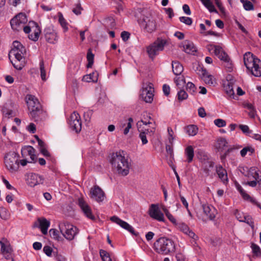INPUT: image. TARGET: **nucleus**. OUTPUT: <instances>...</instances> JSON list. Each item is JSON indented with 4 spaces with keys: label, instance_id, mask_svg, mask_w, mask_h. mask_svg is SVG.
Masks as SVG:
<instances>
[{
    "label": "nucleus",
    "instance_id": "b1692460",
    "mask_svg": "<svg viewBox=\"0 0 261 261\" xmlns=\"http://www.w3.org/2000/svg\"><path fill=\"white\" fill-rule=\"evenodd\" d=\"M203 213L211 220H214L217 214L216 209L212 205L207 204L202 205Z\"/></svg>",
    "mask_w": 261,
    "mask_h": 261
},
{
    "label": "nucleus",
    "instance_id": "cd10ccee",
    "mask_svg": "<svg viewBox=\"0 0 261 261\" xmlns=\"http://www.w3.org/2000/svg\"><path fill=\"white\" fill-rule=\"evenodd\" d=\"M256 59H257V58H255L251 53L247 52L244 55V62L247 69L252 67V63H254Z\"/></svg>",
    "mask_w": 261,
    "mask_h": 261
},
{
    "label": "nucleus",
    "instance_id": "2f4dec72",
    "mask_svg": "<svg viewBox=\"0 0 261 261\" xmlns=\"http://www.w3.org/2000/svg\"><path fill=\"white\" fill-rule=\"evenodd\" d=\"M172 66L173 72L175 75H180L182 72L184 68L179 62L173 61Z\"/></svg>",
    "mask_w": 261,
    "mask_h": 261
},
{
    "label": "nucleus",
    "instance_id": "37998d69",
    "mask_svg": "<svg viewBox=\"0 0 261 261\" xmlns=\"http://www.w3.org/2000/svg\"><path fill=\"white\" fill-rule=\"evenodd\" d=\"M9 104L8 103H5L2 108V112L4 115L9 117L13 115V111L12 109H9Z\"/></svg>",
    "mask_w": 261,
    "mask_h": 261
},
{
    "label": "nucleus",
    "instance_id": "58836bf2",
    "mask_svg": "<svg viewBox=\"0 0 261 261\" xmlns=\"http://www.w3.org/2000/svg\"><path fill=\"white\" fill-rule=\"evenodd\" d=\"M99 254L102 261H112L109 253L106 250L102 249L100 250Z\"/></svg>",
    "mask_w": 261,
    "mask_h": 261
},
{
    "label": "nucleus",
    "instance_id": "1a4fd4ad",
    "mask_svg": "<svg viewBox=\"0 0 261 261\" xmlns=\"http://www.w3.org/2000/svg\"><path fill=\"white\" fill-rule=\"evenodd\" d=\"M24 32L29 34L28 37L30 40L37 41L41 33V30L36 22L30 21L29 24L24 28Z\"/></svg>",
    "mask_w": 261,
    "mask_h": 261
},
{
    "label": "nucleus",
    "instance_id": "09e8293b",
    "mask_svg": "<svg viewBox=\"0 0 261 261\" xmlns=\"http://www.w3.org/2000/svg\"><path fill=\"white\" fill-rule=\"evenodd\" d=\"M243 222H245L248 224L249 226L251 227L252 228H254V222L252 220V217L249 215H245L244 217V219L243 220Z\"/></svg>",
    "mask_w": 261,
    "mask_h": 261
},
{
    "label": "nucleus",
    "instance_id": "c03bdc74",
    "mask_svg": "<svg viewBox=\"0 0 261 261\" xmlns=\"http://www.w3.org/2000/svg\"><path fill=\"white\" fill-rule=\"evenodd\" d=\"M251 248L254 255L256 256H261V249L258 245L255 244H252L251 245Z\"/></svg>",
    "mask_w": 261,
    "mask_h": 261
},
{
    "label": "nucleus",
    "instance_id": "ea45409f",
    "mask_svg": "<svg viewBox=\"0 0 261 261\" xmlns=\"http://www.w3.org/2000/svg\"><path fill=\"white\" fill-rule=\"evenodd\" d=\"M241 2L243 4L244 9L246 11L253 10L254 6L251 2L248 0H240Z\"/></svg>",
    "mask_w": 261,
    "mask_h": 261
},
{
    "label": "nucleus",
    "instance_id": "4c0bfd02",
    "mask_svg": "<svg viewBox=\"0 0 261 261\" xmlns=\"http://www.w3.org/2000/svg\"><path fill=\"white\" fill-rule=\"evenodd\" d=\"M247 176L249 178H250L251 176H252L253 178L257 181L258 182L261 181V179L258 180L259 176H261V174H259V170H256L255 169L251 168Z\"/></svg>",
    "mask_w": 261,
    "mask_h": 261
},
{
    "label": "nucleus",
    "instance_id": "2eb2a0df",
    "mask_svg": "<svg viewBox=\"0 0 261 261\" xmlns=\"http://www.w3.org/2000/svg\"><path fill=\"white\" fill-rule=\"evenodd\" d=\"M44 35L45 40L50 43L55 44L58 41V35L53 27L49 26L44 30Z\"/></svg>",
    "mask_w": 261,
    "mask_h": 261
},
{
    "label": "nucleus",
    "instance_id": "0eeeda50",
    "mask_svg": "<svg viewBox=\"0 0 261 261\" xmlns=\"http://www.w3.org/2000/svg\"><path fill=\"white\" fill-rule=\"evenodd\" d=\"M139 23L140 27L146 32L151 33L156 30V21L150 15L143 16L140 19Z\"/></svg>",
    "mask_w": 261,
    "mask_h": 261
},
{
    "label": "nucleus",
    "instance_id": "f704fd0d",
    "mask_svg": "<svg viewBox=\"0 0 261 261\" xmlns=\"http://www.w3.org/2000/svg\"><path fill=\"white\" fill-rule=\"evenodd\" d=\"M185 130L189 136H194L197 134L198 128L195 125H190L185 127Z\"/></svg>",
    "mask_w": 261,
    "mask_h": 261
},
{
    "label": "nucleus",
    "instance_id": "6e6d98bb",
    "mask_svg": "<svg viewBox=\"0 0 261 261\" xmlns=\"http://www.w3.org/2000/svg\"><path fill=\"white\" fill-rule=\"evenodd\" d=\"M0 217L2 219L7 220L9 217V214L4 207H0Z\"/></svg>",
    "mask_w": 261,
    "mask_h": 261
},
{
    "label": "nucleus",
    "instance_id": "864d4df0",
    "mask_svg": "<svg viewBox=\"0 0 261 261\" xmlns=\"http://www.w3.org/2000/svg\"><path fill=\"white\" fill-rule=\"evenodd\" d=\"M186 88L187 91L192 94H193L196 91V88L194 84L191 82H188L187 83Z\"/></svg>",
    "mask_w": 261,
    "mask_h": 261
},
{
    "label": "nucleus",
    "instance_id": "79ce46f5",
    "mask_svg": "<svg viewBox=\"0 0 261 261\" xmlns=\"http://www.w3.org/2000/svg\"><path fill=\"white\" fill-rule=\"evenodd\" d=\"M94 55L91 53L90 49H89L87 55V59L88 61V63L87 65V68L92 67L94 62Z\"/></svg>",
    "mask_w": 261,
    "mask_h": 261
},
{
    "label": "nucleus",
    "instance_id": "bf43d9fd",
    "mask_svg": "<svg viewBox=\"0 0 261 261\" xmlns=\"http://www.w3.org/2000/svg\"><path fill=\"white\" fill-rule=\"evenodd\" d=\"M167 130H168V135H169V138H168L169 142L171 144H172L173 140L174 139V138L173 137V134H174L173 131L171 127H168Z\"/></svg>",
    "mask_w": 261,
    "mask_h": 261
},
{
    "label": "nucleus",
    "instance_id": "39448f33",
    "mask_svg": "<svg viewBox=\"0 0 261 261\" xmlns=\"http://www.w3.org/2000/svg\"><path fill=\"white\" fill-rule=\"evenodd\" d=\"M59 226L62 235L69 241L73 240L79 233L78 228L67 222L60 223Z\"/></svg>",
    "mask_w": 261,
    "mask_h": 261
},
{
    "label": "nucleus",
    "instance_id": "dca6fc26",
    "mask_svg": "<svg viewBox=\"0 0 261 261\" xmlns=\"http://www.w3.org/2000/svg\"><path fill=\"white\" fill-rule=\"evenodd\" d=\"M149 215L152 218L159 221L164 222V214L161 212L157 204H151L149 210Z\"/></svg>",
    "mask_w": 261,
    "mask_h": 261
},
{
    "label": "nucleus",
    "instance_id": "4468645a",
    "mask_svg": "<svg viewBox=\"0 0 261 261\" xmlns=\"http://www.w3.org/2000/svg\"><path fill=\"white\" fill-rule=\"evenodd\" d=\"M110 220L112 222L118 224L122 228L127 230L128 232H129L133 235L135 236H137L138 235V233L136 232L135 231L134 228L130 225H129L126 222L120 219L118 217L114 216L110 218Z\"/></svg>",
    "mask_w": 261,
    "mask_h": 261
},
{
    "label": "nucleus",
    "instance_id": "4d7b16f0",
    "mask_svg": "<svg viewBox=\"0 0 261 261\" xmlns=\"http://www.w3.org/2000/svg\"><path fill=\"white\" fill-rule=\"evenodd\" d=\"M214 124L218 127H222L226 125V121L222 119H217L214 120Z\"/></svg>",
    "mask_w": 261,
    "mask_h": 261
},
{
    "label": "nucleus",
    "instance_id": "ddd939ff",
    "mask_svg": "<svg viewBox=\"0 0 261 261\" xmlns=\"http://www.w3.org/2000/svg\"><path fill=\"white\" fill-rule=\"evenodd\" d=\"M69 124L73 130L76 133L80 132L82 128V122L81 117L79 114L75 112L71 114L69 120Z\"/></svg>",
    "mask_w": 261,
    "mask_h": 261
},
{
    "label": "nucleus",
    "instance_id": "9b49d317",
    "mask_svg": "<svg viewBox=\"0 0 261 261\" xmlns=\"http://www.w3.org/2000/svg\"><path fill=\"white\" fill-rule=\"evenodd\" d=\"M154 88L151 83L143 87L140 94V97L146 102L151 103L153 99Z\"/></svg>",
    "mask_w": 261,
    "mask_h": 261
},
{
    "label": "nucleus",
    "instance_id": "a211bd4d",
    "mask_svg": "<svg viewBox=\"0 0 261 261\" xmlns=\"http://www.w3.org/2000/svg\"><path fill=\"white\" fill-rule=\"evenodd\" d=\"M197 156L199 160L204 161L203 163V168L204 169V171L206 173H208V169H207V167L210 168L213 167L214 166V163L213 162L208 161V156L207 154L201 149H199L198 150Z\"/></svg>",
    "mask_w": 261,
    "mask_h": 261
},
{
    "label": "nucleus",
    "instance_id": "c9c22d12",
    "mask_svg": "<svg viewBox=\"0 0 261 261\" xmlns=\"http://www.w3.org/2000/svg\"><path fill=\"white\" fill-rule=\"evenodd\" d=\"M226 140L223 138H220L217 140L216 147L219 150H222L227 145Z\"/></svg>",
    "mask_w": 261,
    "mask_h": 261
},
{
    "label": "nucleus",
    "instance_id": "7c9ffc66",
    "mask_svg": "<svg viewBox=\"0 0 261 261\" xmlns=\"http://www.w3.org/2000/svg\"><path fill=\"white\" fill-rule=\"evenodd\" d=\"M184 48L185 51L189 54H194V53L196 51V48L193 43L188 40L185 41Z\"/></svg>",
    "mask_w": 261,
    "mask_h": 261
},
{
    "label": "nucleus",
    "instance_id": "603ef678",
    "mask_svg": "<svg viewBox=\"0 0 261 261\" xmlns=\"http://www.w3.org/2000/svg\"><path fill=\"white\" fill-rule=\"evenodd\" d=\"M188 94L186 93L185 91L183 90H180L178 92L177 97L179 101H181L187 99L188 98Z\"/></svg>",
    "mask_w": 261,
    "mask_h": 261
},
{
    "label": "nucleus",
    "instance_id": "0e129e2a",
    "mask_svg": "<svg viewBox=\"0 0 261 261\" xmlns=\"http://www.w3.org/2000/svg\"><path fill=\"white\" fill-rule=\"evenodd\" d=\"M239 128L244 133L249 134L251 133L249 127L246 125L241 124L239 125Z\"/></svg>",
    "mask_w": 261,
    "mask_h": 261
},
{
    "label": "nucleus",
    "instance_id": "49530a36",
    "mask_svg": "<svg viewBox=\"0 0 261 261\" xmlns=\"http://www.w3.org/2000/svg\"><path fill=\"white\" fill-rule=\"evenodd\" d=\"M49 232L50 237L55 240L59 241L61 238L59 235V231L56 229H51Z\"/></svg>",
    "mask_w": 261,
    "mask_h": 261
},
{
    "label": "nucleus",
    "instance_id": "7ed1b4c3",
    "mask_svg": "<svg viewBox=\"0 0 261 261\" xmlns=\"http://www.w3.org/2000/svg\"><path fill=\"white\" fill-rule=\"evenodd\" d=\"M153 248L159 254L167 255L174 252L175 245L172 240L167 237H161L154 242Z\"/></svg>",
    "mask_w": 261,
    "mask_h": 261
},
{
    "label": "nucleus",
    "instance_id": "3c124183",
    "mask_svg": "<svg viewBox=\"0 0 261 261\" xmlns=\"http://www.w3.org/2000/svg\"><path fill=\"white\" fill-rule=\"evenodd\" d=\"M179 19L181 22L188 25H191L193 22L192 18L188 17L181 16L179 18Z\"/></svg>",
    "mask_w": 261,
    "mask_h": 261
},
{
    "label": "nucleus",
    "instance_id": "9d476101",
    "mask_svg": "<svg viewBox=\"0 0 261 261\" xmlns=\"http://www.w3.org/2000/svg\"><path fill=\"white\" fill-rule=\"evenodd\" d=\"M7 168L11 172L16 171L18 168V159L14 152L8 153L5 157Z\"/></svg>",
    "mask_w": 261,
    "mask_h": 261
},
{
    "label": "nucleus",
    "instance_id": "a19ab883",
    "mask_svg": "<svg viewBox=\"0 0 261 261\" xmlns=\"http://www.w3.org/2000/svg\"><path fill=\"white\" fill-rule=\"evenodd\" d=\"M59 21L64 32H66L68 30L67 23L61 13H59Z\"/></svg>",
    "mask_w": 261,
    "mask_h": 261
},
{
    "label": "nucleus",
    "instance_id": "338daca9",
    "mask_svg": "<svg viewBox=\"0 0 261 261\" xmlns=\"http://www.w3.org/2000/svg\"><path fill=\"white\" fill-rule=\"evenodd\" d=\"M89 75H90L91 78L92 79V82L94 83H96L97 82L98 74L97 71L93 72L89 74Z\"/></svg>",
    "mask_w": 261,
    "mask_h": 261
},
{
    "label": "nucleus",
    "instance_id": "c756f323",
    "mask_svg": "<svg viewBox=\"0 0 261 261\" xmlns=\"http://www.w3.org/2000/svg\"><path fill=\"white\" fill-rule=\"evenodd\" d=\"M4 249L2 250L1 253L3 255L6 259H12V261H14L12 258L13 250L9 244H5Z\"/></svg>",
    "mask_w": 261,
    "mask_h": 261
},
{
    "label": "nucleus",
    "instance_id": "f257e3e1",
    "mask_svg": "<svg viewBox=\"0 0 261 261\" xmlns=\"http://www.w3.org/2000/svg\"><path fill=\"white\" fill-rule=\"evenodd\" d=\"M110 162L119 175L124 176L128 174L131 162L127 157L124 156L123 151L113 153Z\"/></svg>",
    "mask_w": 261,
    "mask_h": 261
},
{
    "label": "nucleus",
    "instance_id": "a878e982",
    "mask_svg": "<svg viewBox=\"0 0 261 261\" xmlns=\"http://www.w3.org/2000/svg\"><path fill=\"white\" fill-rule=\"evenodd\" d=\"M35 149L31 146H28L23 148L21 150V154L23 156L25 155H29L30 156L31 162H36V155L35 154Z\"/></svg>",
    "mask_w": 261,
    "mask_h": 261
},
{
    "label": "nucleus",
    "instance_id": "423d86ee",
    "mask_svg": "<svg viewBox=\"0 0 261 261\" xmlns=\"http://www.w3.org/2000/svg\"><path fill=\"white\" fill-rule=\"evenodd\" d=\"M166 43V39L158 38L154 42L147 47L149 57L153 59L160 51L163 50Z\"/></svg>",
    "mask_w": 261,
    "mask_h": 261
},
{
    "label": "nucleus",
    "instance_id": "e2e57ef3",
    "mask_svg": "<svg viewBox=\"0 0 261 261\" xmlns=\"http://www.w3.org/2000/svg\"><path fill=\"white\" fill-rule=\"evenodd\" d=\"M237 187L238 190L240 192L243 198L245 197H249V195L245 192V191L240 185H238Z\"/></svg>",
    "mask_w": 261,
    "mask_h": 261
},
{
    "label": "nucleus",
    "instance_id": "a18cd8bd",
    "mask_svg": "<svg viewBox=\"0 0 261 261\" xmlns=\"http://www.w3.org/2000/svg\"><path fill=\"white\" fill-rule=\"evenodd\" d=\"M149 132L148 129H146L144 132H142L140 133L139 138L141 139L142 144L145 145L148 143V140L146 137V134Z\"/></svg>",
    "mask_w": 261,
    "mask_h": 261
},
{
    "label": "nucleus",
    "instance_id": "052dcab7",
    "mask_svg": "<svg viewBox=\"0 0 261 261\" xmlns=\"http://www.w3.org/2000/svg\"><path fill=\"white\" fill-rule=\"evenodd\" d=\"M43 251L48 256H50L53 252L52 248L48 246H45L43 248Z\"/></svg>",
    "mask_w": 261,
    "mask_h": 261
},
{
    "label": "nucleus",
    "instance_id": "5701e85b",
    "mask_svg": "<svg viewBox=\"0 0 261 261\" xmlns=\"http://www.w3.org/2000/svg\"><path fill=\"white\" fill-rule=\"evenodd\" d=\"M177 226L181 231L187 235L189 237L193 239L194 241L198 239V236L185 223H179L177 224Z\"/></svg>",
    "mask_w": 261,
    "mask_h": 261
},
{
    "label": "nucleus",
    "instance_id": "c85d7f7f",
    "mask_svg": "<svg viewBox=\"0 0 261 261\" xmlns=\"http://www.w3.org/2000/svg\"><path fill=\"white\" fill-rule=\"evenodd\" d=\"M216 172L220 179L224 184H226L228 182V177L226 170L222 167V166L219 165L216 167Z\"/></svg>",
    "mask_w": 261,
    "mask_h": 261
},
{
    "label": "nucleus",
    "instance_id": "412c9836",
    "mask_svg": "<svg viewBox=\"0 0 261 261\" xmlns=\"http://www.w3.org/2000/svg\"><path fill=\"white\" fill-rule=\"evenodd\" d=\"M44 181L43 178L36 173H30L28 175L27 184L30 187H34L39 184H42Z\"/></svg>",
    "mask_w": 261,
    "mask_h": 261
},
{
    "label": "nucleus",
    "instance_id": "f3484780",
    "mask_svg": "<svg viewBox=\"0 0 261 261\" xmlns=\"http://www.w3.org/2000/svg\"><path fill=\"white\" fill-rule=\"evenodd\" d=\"M236 81L233 77L228 75L226 77V81L223 84L224 89L226 94L230 97H234V92L233 90V85Z\"/></svg>",
    "mask_w": 261,
    "mask_h": 261
},
{
    "label": "nucleus",
    "instance_id": "72a5a7b5",
    "mask_svg": "<svg viewBox=\"0 0 261 261\" xmlns=\"http://www.w3.org/2000/svg\"><path fill=\"white\" fill-rule=\"evenodd\" d=\"M185 153L187 158V162L188 163H191L193 161L194 155V148L193 146L191 145L187 146L185 149Z\"/></svg>",
    "mask_w": 261,
    "mask_h": 261
},
{
    "label": "nucleus",
    "instance_id": "bb28decb",
    "mask_svg": "<svg viewBox=\"0 0 261 261\" xmlns=\"http://www.w3.org/2000/svg\"><path fill=\"white\" fill-rule=\"evenodd\" d=\"M38 222L39 223V227L43 234H46L50 226V222L44 217L39 218Z\"/></svg>",
    "mask_w": 261,
    "mask_h": 261
},
{
    "label": "nucleus",
    "instance_id": "20e7f679",
    "mask_svg": "<svg viewBox=\"0 0 261 261\" xmlns=\"http://www.w3.org/2000/svg\"><path fill=\"white\" fill-rule=\"evenodd\" d=\"M207 49L211 51L213 50L215 55L224 64V66L228 68V71L230 72L232 70V61L228 55L223 50L220 46L210 44L207 46Z\"/></svg>",
    "mask_w": 261,
    "mask_h": 261
},
{
    "label": "nucleus",
    "instance_id": "aec40b11",
    "mask_svg": "<svg viewBox=\"0 0 261 261\" xmlns=\"http://www.w3.org/2000/svg\"><path fill=\"white\" fill-rule=\"evenodd\" d=\"M78 205L87 218L93 220L95 219V217L92 213L91 208L83 198L79 199Z\"/></svg>",
    "mask_w": 261,
    "mask_h": 261
},
{
    "label": "nucleus",
    "instance_id": "4be33fe9",
    "mask_svg": "<svg viewBox=\"0 0 261 261\" xmlns=\"http://www.w3.org/2000/svg\"><path fill=\"white\" fill-rule=\"evenodd\" d=\"M25 99L29 111L35 109L37 107L38 108L42 106L38 99L33 95H27Z\"/></svg>",
    "mask_w": 261,
    "mask_h": 261
},
{
    "label": "nucleus",
    "instance_id": "69168bd1",
    "mask_svg": "<svg viewBox=\"0 0 261 261\" xmlns=\"http://www.w3.org/2000/svg\"><path fill=\"white\" fill-rule=\"evenodd\" d=\"M130 37V34L126 31H123L121 33V37L124 41H126Z\"/></svg>",
    "mask_w": 261,
    "mask_h": 261
},
{
    "label": "nucleus",
    "instance_id": "6e6552de",
    "mask_svg": "<svg viewBox=\"0 0 261 261\" xmlns=\"http://www.w3.org/2000/svg\"><path fill=\"white\" fill-rule=\"evenodd\" d=\"M27 21V15L24 13H20L11 20L10 24L12 29L15 31H24L25 27L24 25Z\"/></svg>",
    "mask_w": 261,
    "mask_h": 261
},
{
    "label": "nucleus",
    "instance_id": "680f3d73",
    "mask_svg": "<svg viewBox=\"0 0 261 261\" xmlns=\"http://www.w3.org/2000/svg\"><path fill=\"white\" fill-rule=\"evenodd\" d=\"M245 215L244 214L239 212L238 210H237L235 213V216L236 217V218L240 222L243 221Z\"/></svg>",
    "mask_w": 261,
    "mask_h": 261
},
{
    "label": "nucleus",
    "instance_id": "f03ea898",
    "mask_svg": "<svg viewBox=\"0 0 261 261\" xmlns=\"http://www.w3.org/2000/svg\"><path fill=\"white\" fill-rule=\"evenodd\" d=\"M13 47L10 50L9 57L11 56L15 58L14 62L11 61L14 67L18 70H21L24 66V58L23 55L25 53V47L19 41H15L13 43Z\"/></svg>",
    "mask_w": 261,
    "mask_h": 261
},
{
    "label": "nucleus",
    "instance_id": "774afa93",
    "mask_svg": "<svg viewBox=\"0 0 261 261\" xmlns=\"http://www.w3.org/2000/svg\"><path fill=\"white\" fill-rule=\"evenodd\" d=\"M82 8L80 4H77L76 7L72 10V12L76 15H79L81 13V10Z\"/></svg>",
    "mask_w": 261,
    "mask_h": 261
},
{
    "label": "nucleus",
    "instance_id": "473e14b6",
    "mask_svg": "<svg viewBox=\"0 0 261 261\" xmlns=\"http://www.w3.org/2000/svg\"><path fill=\"white\" fill-rule=\"evenodd\" d=\"M202 78L205 84L207 85L212 86L216 84V81L214 77L212 75L208 74L206 71L203 72Z\"/></svg>",
    "mask_w": 261,
    "mask_h": 261
},
{
    "label": "nucleus",
    "instance_id": "393cba45",
    "mask_svg": "<svg viewBox=\"0 0 261 261\" xmlns=\"http://www.w3.org/2000/svg\"><path fill=\"white\" fill-rule=\"evenodd\" d=\"M252 67L247 69L252 75L256 77L261 76V61L258 59H256L254 63H252Z\"/></svg>",
    "mask_w": 261,
    "mask_h": 261
},
{
    "label": "nucleus",
    "instance_id": "f8f14e48",
    "mask_svg": "<svg viewBox=\"0 0 261 261\" xmlns=\"http://www.w3.org/2000/svg\"><path fill=\"white\" fill-rule=\"evenodd\" d=\"M29 115L31 118L36 122L43 121L47 117V114L43 110L42 106L29 111Z\"/></svg>",
    "mask_w": 261,
    "mask_h": 261
},
{
    "label": "nucleus",
    "instance_id": "6ab92c4d",
    "mask_svg": "<svg viewBox=\"0 0 261 261\" xmlns=\"http://www.w3.org/2000/svg\"><path fill=\"white\" fill-rule=\"evenodd\" d=\"M90 194L91 198L98 202H102L105 198L103 191L97 186L91 189Z\"/></svg>",
    "mask_w": 261,
    "mask_h": 261
},
{
    "label": "nucleus",
    "instance_id": "8fccbe9b",
    "mask_svg": "<svg viewBox=\"0 0 261 261\" xmlns=\"http://www.w3.org/2000/svg\"><path fill=\"white\" fill-rule=\"evenodd\" d=\"M133 122V119L131 117L129 118L128 119V122L126 124V126L125 127V128L123 130L124 135H126L128 133L130 128H132Z\"/></svg>",
    "mask_w": 261,
    "mask_h": 261
},
{
    "label": "nucleus",
    "instance_id": "de8ad7c7",
    "mask_svg": "<svg viewBox=\"0 0 261 261\" xmlns=\"http://www.w3.org/2000/svg\"><path fill=\"white\" fill-rule=\"evenodd\" d=\"M247 152H249L251 154L254 152V149L250 146L244 147L240 151L241 156L242 157H244L246 155Z\"/></svg>",
    "mask_w": 261,
    "mask_h": 261
},
{
    "label": "nucleus",
    "instance_id": "5fc2aeb1",
    "mask_svg": "<svg viewBox=\"0 0 261 261\" xmlns=\"http://www.w3.org/2000/svg\"><path fill=\"white\" fill-rule=\"evenodd\" d=\"M40 69L41 79L42 80L45 81L46 80V73L43 61H41L40 63Z\"/></svg>",
    "mask_w": 261,
    "mask_h": 261
},
{
    "label": "nucleus",
    "instance_id": "e433bc0d",
    "mask_svg": "<svg viewBox=\"0 0 261 261\" xmlns=\"http://www.w3.org/2000/svg\"><path fill=\"white\" fill-rule=\"evenodd\" d=\"M203 5L209 10L211 12H217V10L215 9L214 6L210 0H200Z\"/></svg>",
    "mask_w": 261,
    "mask_h": 261
},
{
    "label": "nucleus",
    "instance_id": "13d9d810",
    "mask_svg": "<svg viewBox=\"0 0 261 261\" xmlns=\"http://www.w3.org/2000/svg\"><path fill=\"white\" fill-rule=\"evenodd\" d=\"M93 114V111L92 110H89L86 112H85L84 114V118L86 122H90L91 119V117Z\"/></svg>",
    "mask_w": 261,
    "mask_h": 261
}]
</instances>
